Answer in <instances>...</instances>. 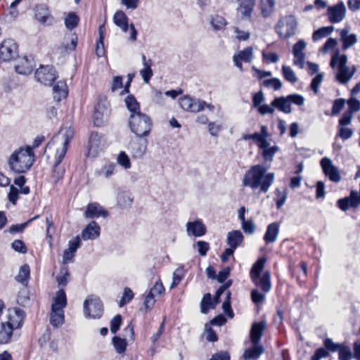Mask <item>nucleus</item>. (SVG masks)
<instances>
[{"instance_id": "nucleus-9", "label": "nucleus", "mask_w": 360, "mask_h": 360, "mask_svg": "<svg viewBox=\"0 0 360 360\" xmlns=\"http://www.w3.org/2000/svg\"><path fill=\"white\" fill-rule=\"evenodd\" d=\"M106 146L105 138L96 132H92L89 136L87 156L97 157Z\"/></svg>"}, {"instance_id": "nucleus-57", "label": "nucleus", "mask_w": 360, "mask_h": 360, "mask_svg": "<svg viewBox=\"0 0 360 360\" xmlns=\"http://www.w3.org/2000/svg\"><path fill=\"white\" fill-rule=\"evenodd\" d=\"M323 346L326 349V350L332 352H338L341 347L343 346L342 344L335 343L330 338H326L323 341Z\"/></svg>"}, {"instance_id": "nucleus-13", "label": "nucleus", "mask_w": 360, "mask_h": 360, "mask_svg": "<svg viewBox=\"0 0 360 360\" xmlns=\"http://www.w3.org/2000/svg\"><path fill=\"white\" fill-rule=\"evenodd\" d=\"M179 105L184 110L196 113L204 110L206 102L184 96L179 99Z\"/></svg>"}, {"instance_id": "nucleus-24", "label": "nucleus", "mask_w": 360, "mask_h": 360, "mask_svg": "<svg viewBox=\"0 0 360 360\" xmlns=\"http://www.w3.org/2000/svg\"><path fill=\"white\" fill-rule=\"evenodd\" d=\"M80 247L79 236H76L72 240L69 241L68 248L65 250L63 256V264H68L72 262L77 250Z\"/></svg>"}, {"instance_id": "nucleus-34", "label": "nucleus", "mask_w": 360, "mask_h": 360, "mask_svg": "<svg viewBox=\"0 0 360 360\" xmlns=\"http://www.w3.org/2000/svg\"><path fill=\"white\" fill-rule=\"evenodd\" d=\"M53 98L56 101H60L68 95V86L65 82L58 81L53 87Z\"/></svg>"}, {"instance_id": "nucleus-5", "label": "nucleus", "mask_w": 360, "mask_h": 360, "mask_svg": "<svg viewBox=\"0 0 360 360\" xmlns=\"http://www.w3.org/2000/svg\"><path fill=\"white\" fill-rule=\"evenodd\" d=\"M129 124L131 131L138 137L148 136L153 126L150 117L145 113L138 112V114H130Z\"/></svg>"}, {"instance_id": "nucleus-31", "label": "nucleus", "mask_w": 360, "mask_h": 360, "mask_svg": "<svg viewBox=\"0 0 360 360\" xmlns=\"http://www.w3.org/2000/svg\"><path fill=\"white\" fill-rule=\"evenodd\" d=\"M273 107L277 108L278 110L290 114L292 112L291 105L288 96H281L276 98L272 102Z\"/></svg>"}, {"instance_id": "nucleus-51", "label": "nucleus", "mask_w": 360, "mask_h": 360, "mask_svg": "<svg viewBox=\"0 0 360 360\" xmlns=\"http://www.w3.org/2000/svg\"><path fill=\"white\" fill-rule=\"evenodd\" d=\"M282 73H283L284 78L288 82L294 84L297 81V78L293 70L290 66L283 65Z\"/></svg>"}, {"instance_id": "nucleus-40", "label": "nucleus", "mask_w": 360, "mask_h": 360, "mask_svg": "<svg viewBox=\"0 0 360 360\" xmlns=\"http://www.w3.org/2000/svg\"><path fill=\"white\" fill-rule=\"evenodd\" d=\"M266 261V258L261 257L259 259H257L256 262L254 263L250 272L251 279H254L255 278H256L259 276H262V273L264 270Z\"/></svg>"}, {"instance_id": "nucleus-62", "label": "nucleus", "mask_w": 360, "mask_h": 360, "mask_svg": "<svg viewBox=\"0 0 360 360\" xmlns=\"http://www.w3.org/2000/svg\"><path fill=\"white\" fill-rule=\"evenodd\" d=\"M133 291L129 288H125L122 297L120 302V307H123L127 303L129 302L133 299Z\"/></svg>"}, {"instance_id": "nucleus-42", "label": "nucleus", "mask_w": 360, "mask_h": 360, "mask_svg": "<svg viewBox=\"0 0 360 360\" xmlns=\"http://www.w3.org/2000/svg\"><path fill=\"white\" fill-rule=\"evenodd\" d=\"M147 147V141L144 143H132L131 145V155L133 158H140L145 154Z\"/></svg>"}, {"instance_id": "nucleus-29", "label": "nucleus", "mask_w": 360, "mask_h": 360, "mask_svg": "<svg viewBox=\"0 0 360 360\" xmlns=\"http://www.w3.org/2000/svg\"><path fill=\"white\" fill-rule=\"evenodd\" d=\"M279 224L274 222L270 224L266 229V231L264 236V240L266 243H274L278 238L279 233Z\"/></svg>"}, {"instance_id": "nucleus-18", "label": "nucleus", "mask_w": 360, "mask_h": 360, "mask_svg": "<svg viewBox=\"0 0 360 360\" xmlns=\"http://www.w3.org/2000/svg\"><path fill=\"white\" fill-rule=\"evenodd\" d=\"M34 67V62L33 58L30 56L19 57L15 64V71L20 75L30 74Z\"/></svg>"}, {"instance_id": "nucleus-27", "label": "nucleus", "mask_w": 360, "mask_h": 360, "mask_svg": "<svg viewBox=\"0 0 360 360\" xmlns=\"http://www.w3.org/2000/svg\"><path fill=\"white\" fill-rule=\"evenodd\" d=\"M266 321L254 323L250 330V340L253 345L258 344L266 328Z\"/></svg>"}, {"instance_id": "nucleus-14", "label": "nucleus", "mask_w": 360, "mask_h": 360, "mask_svg": "<svg viewBox=\"0 0 360 360\" xmlns=\"http://www.w3.org/2000/svg\"><path fill=\"white\" fill-rule=\"evenodd\" d=\"M24 317L25 312L22 309L13 307L8 310L7 320L5 321L15 330L22 326Z\"/></svg>"}, {"instance_id": "nucleus-47", "label": "nucleus", "mask_w": 360, "mask_h": 360, "mask_svg": "<svg viewBox=\"0 0 360 360\" xmlns=\"http://www.w3.org/2000/svg\"><path fill=\"white\" fill-rule=\"evenodd\" d=\"M262 136H261L260 139L257 142V146H258L259 148L262 149V150H264V148H269V143L267 141V138L269 136L267 127L265 125H262Z\"/></svg>"}, {"instance_id": "nucleus-60", "label": "nucleus", "mask_w": 360, "mask_h": 360, "mask_svg": "<svg viewBox=\"0 0 360 360\" xmlns=\"http://www.w3.org/2000/svg\"><path fill=\"white\" fill-rule=\"evenodd\" d=\"M354 131L346 126H340L338 135L343 140H347L352 137Z\"/></svg>"}, {"instance_id": "nucleus-1", "label": "nucleus", "mask_w": 360, "mask_h": 360, "mask_svg": "<svg viewBox=\"0 0 360 360\" xmlns=\"http://www.w3.org/2000/svg\"><path fill=\"white\" fill-rule=\"evenodd\" d=\"M74 136V129L71 127L63 128L60 131L53 136L51 142H50L47 147L55 146L56 147V152L55 155V162L53 169V177L56 181L60 179L65 172L63 167H60V164L65 158L70 142Z\"/></svg>"}, {"instance_id": "nucleus-53", "label": "nucleus", "mask_w": 360, "mask_h": 360, "mask_svg": "<svg viewBox=\"0 0 360 360\" xmlns=\"http://www.w3.org/2000/svg\"><path fill=\"white\" fill-rule=\"evenodd\" d=\"M112 344L116 352L119 354H122L125 352L127 347L125 339L115 336L112 338Z\"/></svg>"}, {"instance_id": "nucleus-46", "label": "nucleus", "mask_w": 360, "mask_h": 360, "mask_svg": "<svg viewBox=\"0 0 360 360\" xmlns=\"http://www.w3.org/2000/svg\"><path fill=\"white\" fill-rule=\"evenodd\" d=\"M261 11L264 17L269 16L274 10V0H261Z\"/></svg>"}, {"instance_id": "nucleus-10", "label": "nucleus", "mask_w": 360, "mask_h": 360, "mask_svg": "<svg viewBox=\"0 0 360 360\" xmlns=\"http://www.w3.org/2000/svg\"><path fill=\"white\" fill-rule=\"evenodd\" d=\"M18 46L12 39H5L0 44V59L4 61L13 59L18 55Z\"/></svg>"}, {"instance_id": "nucleus-41", "label": "nucleus", "mask_w": 360, "mask_h": 360, "mask_svg": "<svg viewBox=\"0 0 360 360\" xmlns=\"http://www.w3.org/2000/svg\"><path fill=\"white\" fill-rule=\"evenodd\" d=\"M124 102L130 114H138V112H141L139 103L133 95H128Z\"/></svg>"}, {"instance_id": "nucleus-33", "label": "nucleus", "mask_w": 360, "mask_h": 360, "mask_svg": "<svg viewBox=\"0 0 360 360\" xmlns=\"http://www.w3.org/2000/svg\"><path fill=\"white\" fill-rule=\"evenodd\" d=\"M13 329L6 321L0 323V344L8 343L13 336Z\"/></svg>"}, {"instance_id": "nucleus-43", "label": "nucleus", "mask_w": 360, "mask_h": 360, "mask_svg": "<svg viewBox=\"0 0 360 360\" xmlns=\"http://www.w3.org/2000/svg\"><path fill=\"white\" fill-rule=\"evenodd\" d=\"M30 266L27 264H24L20 267L18 275L15 276V280L22 285H26L30 278Z\"/></svg>"}, {"instance_id": "nucleus-44", "label": "nucleus", "mask_w": 360, "mask_h": 360, "mask_svg": "<svg viewBox=\"0 0 360 360\" xmlns=\"http://www.w3.org/2000/svg\"><path fill=\"white\" fill-rule=\"evenodd\" d=\"M333 26L322 27L314 32L312 34V39L315 41H319L321 39L330 34L333 32Z\"/></svg>"}, {"instance_id": "nucleus-54", "label": "nucleus", "mask_w": 360, "mask_h": 360, "mask_svg": "<svg viewBox=\"0 0 360 360\" xmlns=\"http://www.w3.org/2000/svg\"><path fill=\"white\" fill-rule=\"evenodd\" d=\"M263 86L267 88H271L274 90H279L282 87V82L281 81L276 77L265 79L262 82Z\"/></svg>"}, {"instance_id": "nucleus-23", "label": "nucleus", "mask_w": 360, "mask_h": 360, "mask_svg": "<svg viewBox=\"0 0 360 360\" xmlns=\"http://www.w3.org/2000/svg\"><path fill=\"white\" fill-rule=\"evenodd\" d=\"M186 226L188 236L201 237L206 233V227L200 219H197L194 221H188Z\"/></svg>"}, {"instance_id": "nucleus-58", "label": "nucleus", "mask_w": 360, "mask_h": 360, "mask_svg": "<svg viewBox=\"0 0 360 360\" xmlns=\"http://www.w3.org/2000/svg\"><path fill=\"white\" fill-rule=\"evenodd\" d=\"M132 201L133 198L128 193H120L117 198L118 204L123 207L130 205Z\"/></svg>"}, {"instance_id": "nucleus-45", "label": "nucleus", "mask_w": 360, "mask_h": 360, "mask_svg": "<svg viewBox=\"0 0 360 360\" xmlns=\"http://www.w3.org/2000/svg\"><path fill=\"white\" fill-rule=\"evenodd\" d=\"M70 273L68 267L63 266L60 269L58 275L56 276V281L59 287H65L69 281Z\"/></svg>"}, {"instance_id": "nucleus-37", "label": "nucleus", "mask_w": 360, "mask_h": 360, "mask_svg": "<svg viewBox=\"0 0 360 360\" xmlns=\"http://www.w3.org/2000/svg\"><path fill=\"white\" fill-rule=\"evenodd\" d=\"M113 21L124 32L129 30L128 18L122 11H118L115 13Z\"/></svg>"}, {"instance_id": "nucleus-20", "label": "nucleus", "mask_w": 360, "mask_h": 360, "mask_svg": "<svg viewBox=\"0 0 360 360\" xmlns=\"http://www.w3.org/2000/svg\"><path fill=\"white\" fill-rule=\"evenodd\" d=\"M253 58V48L248 46L245 49L240 51L233 56L234 65L241 71H243L242 62L250 63Z\"/></svg>"}, {"instance_id": "nucleus-26", "label": "nucleus", "mask_w": 360, "mask_h": 360, "mask_svg": "<svg viewBox=\"0 0 360 360\" xmlns=\"http://www.w3.org/2000/svg\"><path fill=\"white\" fill-rule=\"evenodd\" d=\"M356 199V191H352L349 197L339 199L337 202V204L340 210L342 211H347L350 207H356L359 205Z\"/></svg>"}, {"instance_id": "nucleus-59", "label": "nucleus", "mask_w": 360, "mask_h": 360, "mask_svg": "<svg viewBox=\"0 0 360 360\" xmlns=\"http://www.w3.org/2000/svg\"><path fill=\"white\" fill-rule=\"evenodd\" d=\"M278 150L277 146H273L268 148H264L262 151L263 158L266 161H272L275 153Z\"/></svg>"}, {"instance_id": "nucleus-15", "label": "nucleus", "mask_w": 360, "mask_h": 360, "mask_svg": "<svg viewBox=\"0 0 360 360\" xmlns=\"http://www.w3.org/2000/svg\"><path fill=\"white\" fill-rule=\"evenodd\" d=\"M346 7L342 1L338 4L329 6L327 8V15L328 20L331 23H338L343 20L345 18Z\"/></svg>"}, {"instance_id": "nucleus-39", "label": "nucleus", "mask_w": 360, "mask_h": 360, "mask_svg": "<svg viewBox=\"0 0 360 360\" xmlns=\"http://www.w3.org/2000/svg\"><path fill=\"white\" fill-rule=\"evenodd\" d=\"M108 110L105 106V103H103L101 106L100 103H98L94 110V124L96 126H100L103 122L104 116L107 115Z\"/></svg>"}, {"instance_id": "nucleus-38", "label": "nucleus", "mask_w": 360, "mask_h": 360, "mask_svg": "<svg viewBox=\"0 0 360 360\" xmlns=\"http://www.w3.org/2000/svg\"><path fill=\"white\" fill-rule=\"evenodd\" d=\"M116 169V165L112 162L105 163L100 169L96 170L95 174L98 177H103L109 179L115 174Z\"/></svg>"}, {"instance_id": "nucleus-55", "label": "nucleus", "mask_w": 360, "mask_h": 360, "mask_svg": "<svg viewBox=\"0 0 360 360\" xmlns=\"http://www.w3.org/2000/svg\"><path fill=\"white\" fill-rule=\"evenodd\" d=\"M78 22L79 18L76 14L73 13H69L65 19V26L69 30H72L77 27Z\"/></svg>"}, {"instance_id": "nucleus-7", "label": "nucleus", "mask_w": 360, "mask_h": 360, "mask_svg": "<svg viewBox=\"0 0 360 360\" xmlns=\"http://www.w3.org/2000/svg\"><path fill=\"white\" fill-rule=\"evenodd\" d=\"M276 33L283 38L288 39L295 34L297 29V22L292 15L282 17L276 27Z\"/></svg>"}, {"instance_id": "nucleus-36", "label": "nucleus", "mask_w": 360, "mask_h": 360, "mask_svg": "<svg viewBox=\"0 0 360 360\" xmlns=\"http://www.w3.org/2000/svg\"><path fill=\"white\" fill-rule=\"evenodd\" d=\"M264 352V347L262 345L255 344L251 348L245 350L243 358L246 360L257 359Z\"/></svg>"}, {"instance_id": "nucleus-25", "label": "nucleus", "mask_w": 360, "mask_h": 360, "mask_svg": "<svg viewBox=\"0 0 360 360\" xmlns=\"http://www.w3.org/2000/svg\"><path fill=\"white\" fill-rule=\"evenodd\" d=\"M251 280L252 283L257 287H259L264 293L269 292L271 289V273L269 271H266L262 276H259L256 278H255Z\"/></svg>"}, {"instance_id": "nucleus-50", "label": "nucleus", "mask_w": 360, "mask_h": 360, "mask_svg": "<svg viewBox=\"0 0 360 360\" xmlns=\"http://www.w3.org/2000/svg\"><path fill=\"white\" fill-rule=\"evenodd\" d=\"M287 191L285 189L284 191H281L279 188H276L275 191V198L274 200L276 202V207L278 209H281L282 206L284 205L286 198H287Z\"/></svg>"}, {"instance_id": "nucleus-56", "label": "nucleus", "mask_w": 360, "mask_h": 360, "mask_svg": "<svg viewBox=\"0 0 360 360\" xmlns=\"http://www.w3.org/2000/svg\"><path fill=\"white\" fill-rule=\"evenodd\" d=\"M104 25H101L99 28V39L97 41L96 48V53L98 57H103L105 55V48L103 44V37L101 32V30Z\"/></svg>"}, {"instance_id": "nucleus-64", "label": "nucleus", "mask_w": 360, "mask_h": 360, "mask_svg": "<svg viewBox=\"0 0 360 360\" xmlns=\"http://www.w3.org/2000/svg\"><path fill=\"white\" fill-rule=\"evenodd\" d=\"M329 355V352L324 347H320L317 349L314 355L311 356V360H321L323 358L327 357Z\"/></svg>"}, {"instance_id": "nucleus-12", "label": "nucleus", "mask_w": 360, "mask_h": 360, "mask_svg": "<svg viewBox=\"0 0 360 360\" xmlns=\"http://www.w3.org/2000/svg\"><path fill=\"white\" fill-rule=\"evenodd\" d=\"M237 18L240 20H249L252 18L256 0H237Z\"/></svg>"}, {"instance_id": "nucleus-11", "label": "nucleus", "mask_w": 360, "mask_h": 360, "mask_svg": "<svg viewBox=\"0 0 360 360\" xmlns=\"http://www.w3.org/2000/svg\"><path fill=\"white\" fill-rule=\"evenodd\" d=\"M37 80L45 85H50L56 79V70L51 65L40 66L35 72Z\"/></svg>"}, {"instance_id": "nucleus-63", "label": "nucleus", "mask_w": 360, "mask_h": 360, "mask_svg": "<svg viewBox=\"0 0 360 360\" xmlns=\"http://www.w3.org/2000/svg\"><path fill=\"white\" fill-rule=\"evenodd\" d=\"M287 96L290 104L294 103L298 106H302L304 105V98L302 95L297 94H292Z\"/></svg>"}, {"instance_id": "nucleus-32", "label": "nucleus", "mask_w": 360, "mask_h": 360, "mask_svg": "<svg viewBox=\"0 0 360 360\" xmlns=\"http://www.w3.org/2000/svg\"><path fill=\"white\" fill-rule=\"evenodd\" d=\"M226 240L229 247L236 250L243 242V236L240 231H232L228 233Z\"/></svg>"}, {"instance_id": "nucleus-30", "label": "nucleus", "mask_w": 360, "mask_h": 360, "mask_svg": "<svg viewBox=\"0 0 360 360\" xmlns=\"http://www.w3.org/2000/svg\"><path fill=\"white\" fill-rule=\"evenodd\" d=\"M142 64L143 68L140 70V74L144 81L145 83H148L150 78L153 75V70L151 69V65L153 62L150 59H147L145 54L141 55Z\"/></svg>"}, {"instance_id": "nucleus-21", "label": "nucleus", "mask_w": 360, "mask_h": 360, "mask_svg": "<svg viewBox=\"0 0 360 360\" xmlns=\"http://www.w3.org/2000/svg\"><path fill=\"white\" fill-rule=\"evenodd\" d=\"M86 218H98L102 217L105 218L108 216V212L105 210L101 205L97 202L89 203L86 206L84 213Z\"/></svg>"}, {"instance_id": "nucleus-19", "label": "nucleus", "mask_w": 360, "mask_h": 360, "mask_svg": "<svg viewBox=\"0 0 360 360\" xmlns=\"http://www.w3.org/2000/svg\"><path fill=\"white\" fill-rule=\"evenodd\" d=\"M34 16L37 20L42 25H51L53 22V18L46 4H39L35 6Z\"/></svg>"}, {"instance_id": "nucleus-4", "label": "nucleus", "mask_w": 360, "mask_h": 360, "mask_svg": "<svg viewBox=\"0 0 360 360\" xmlns=\"http://www.w3.org/2000/svg\"><path fill=\"white\" fill-rule=\"evenodd\" d=\"M347 56L345 54L340 56L338 53L334 54L330 63L332 68L338 66V72L335 75L336 79L339 83L347 84L356 72V67L353 66L351 69L347 65Z\"/></svg>"}, {"instance_id": "nucleus-35", "label": "nucleus", "mask_w": 360, "mask_h": 360, "mask_svg": "<svg viewBox=\"0 0 360 360\" xmlns=\"http://www.w3.org/2000/svg\"><path fill=\"white\" fill-rule=\"evenodd\" d=\"M219 300L216 297L212 300L210 293L205 294L200 302V311L202 314H207L210 309H214Z\"/></svg>"}, {"instance_id": "nucleus-28", "label": "nucleus", "mask_w": 360, "mask_h": 360, "mask_svg": "<svg viewBox=\"0 0 360 360\" xmlns=\"http://www.w3.org/2000/svg\"><path fill=\"white\" fill-rule=\"evenodd\" d=\"M349 30L344 28L340 31V40L342 41V49L347 50L357 42V36L355 34H349Z\"/></svg>"}, {"instance_id": "nucleus-2", "label": "nucleus", "mask_w": 360, "mask_h": 360, "mask_svg": "<svg viewBox=\"0 0 360 360\" xmlns=\"http://www.w3.org/2000/svg\"><path fill=\"white\" fill-rule=\"evenodd\" d=\"M275 174L267 173V168L262 165L252 166L243 179V185L253 190L259 188L262 193H266L274 181Z\"/></svg>"}, {"instance_id": "nucleus-3", "label": "nucleus", "mask_w": 360, "mask_h": 360, "mask_svg": "<svg viewBox=\"0 0 360 360\" xmlns=\"http://www.w3.org/2000/svg\"><path fill=\"white\" fill-rule=\"evenodd\" d=\"M34 153L30 146L20 148L9 158L10 168L15 173H24L32 167L34 161Z\"/></svg>"}, {"instance_id": "nucleus-6", "label": "nucleus", "mask_w": 360, "mask_h": 360, "mask_svg": "<svg viewBox=\"0 0 360 360\" xmlns=\"http://www.w3.org/2000/svg\"><path fill=\"white\" fill-rule=\"evenodd\" d=\"M67 304L66 294L63 289H60L54 297L53 302L51 305V313L50 316V322L55 326L58 327L64 322V311L63 309Z\"/></svg>"}, {"instance_id": "nucleus-16", "label": "nucleus", "mask_w": 360, "mask_h": 360, "mask_svg": "<svg viewBox=\"0 0 360 360\" xmlns=\"http://www.w3.org/2000/svg\"><path fill=\"white\" fill-rule=\"evenodd\" d=\"M320 164L324 174L331 181L338 183L340 181L341 176L339 170L333 165L330 158L327 157L322 158Z\"/></svg>"}, {"instance_id": "nucleus-8", "label": "nucleus", "mask_w": 360, "mask_h": 360, "mask_svg": "<svg viewBox=\"0 0 360 360\" xmlns=\"http://www.w3.org/2000/svg\"><path fill=\"white\" fill-rule=\"evenodd\" d=\"M84 309L86 316L99 319L103 311V303L98 297L90 296L84 302Z\"/></svg>"}, {"instance_id": "nucleus-48", "label": "nucleus", "mask_w": 360, "mask_h": 360, "mask_svg": "<svg viewBox=\"0 0 360 360\" xmlns=\"http://www.w3.org/2000/svg\"><path fill=\"white\" fill-rule=\"evenodd\" d=\"M186 271L183 266H179L173 272V279L170 288L176 286L185 276Z\"/></svg>"}, {"instance_id": "nucleus-61", "label": "nucleus", "mask_w": 360, "mask_h": 360, "mask_svg": "<svg viewBox=\"0 0 360 360\" xmlns=\"http://www.w3.org/2000/svg\"><path fill=\"white\" fill-rule=\"evenodd\" d=\"M338 352L340 360H351L352 358V354L350 348L346 345H343Z\"/></svg>"}, {"instance_id": "nucleus-17", "label": "nucleus", "mask_w": 360, "mask_h": 360, "mask_svg": "<svg viewBox=\"0 0 360 360\" xmlns=\"http://www.w3.org/2000/svg\"><path fill=\"white\" fill-rule=\"evenodd\" d=\"M306 46V42L302 39H300L292 47V54L294 56L293 64L300 69H303L304 67L305 53L304 51Z\"/></svg>"}, {"instance_id": "nucleus-22", "label": "nucleus", "mask_w": 360, "mask_h": 360, "mask_svg": "<svg viewBox=\"0 0 360 360\" xmlns=\"http://www.w3.org/2000/svg\"><path fill=\"white\" fill-rule=\"evenodd\" d=\"M101 233V227L95 221H91L82 231V238L84 240H95L98 238Z\"/></svg>"}, {"instance_id": "nucleus-52", "label": "nucleus", "mask_w": 360, "mask_h": 360, "mask_svg": "<svg viewBox=\"0 0 360 360\" xmlns=\"http://www.w3.org/2000/svg\"><path fill=\"white\" fill-rule=\"evenodd\" d=\"M210 23L214 30H220L225 27L226 21L222 16L215 15L212 17Z\"/></svg>"}, {"instance_id": "nucleus-49", "label": "nucleus", "mask_w": 360, "mask_h": 360, "mask_svg": "<svg viewBox=\"0 0 360 360\" xmlns=\"http://www.w3.org/2000/svg\"><path fill=\"white\" fill-rule=\"evenodd\" d=\"M117 162L124 169H129L131 167L130 159L124 151H121L118 154L117 157Z\"/></svg>"}]
</instances>
